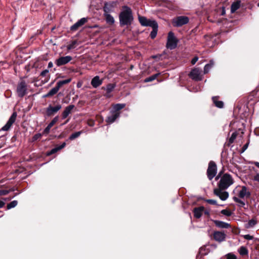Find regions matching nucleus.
I'll list each match as a JSON object with an SVG mask.
<instances>
[{"mask_svg": "<svg viewBox=\"0 0 259 259\" xmlns=\"http://www.w3.org/2000/svg\"><path fill=\"white\" fill-rule=\"evenodd\" d=\"M233 183L234 180L232 176L228 174H225L220 178L218 188L214 189V194L222 200H226L229 197V193L224 190L228 189Z\"/></svg>", "mask_w": 259, "mask_h": 259, "instance_id": "f257e3e1", "label": "nucleus"}, {"mask_svg": "<svg viewBox=\"0 0 259 259\" xmlns=\"http://www.w3.org/2000/svg\"><path fill=\"white\" fill-rule=\"evenodd\" d=\"M133 18L131 9L127 7H123V11L119 15L120 23L122 25H130L133 21Z\"/></svg>", "mask_w": 259, "mask_h": 259, "instance_id": "f03ea898", "label": "nucleus"}, {"mask_svg": "<svg viewBox=\"0 0 259 259\" xmlns=\"http://www.w3.org/2000/svg\"><path fill=\"white\" fill-rule=\"evenodd\" d=\"M178 39L175 37L174 33L170 31L168 34L166 47L170 50L175 49L177 46Z\"/></svg>", "mask_w": 259, "mask_h": 259, "instance_id": "7ed1b4c3", "label": "nucleus"}, {"mask_svg": "<svg viewBox=\"0 0 259 259\" xmlns=\"http://www.w3.org/2000/svg\"><path fill=\"white\" fill-rule=\"evenodd\" d=\"M217 170V165L214 162L210 161L207 170V175L209 180H211L215 177Z\"/></svg>", "mask_w": 259, "mask_h": 259, "instance_id": "20e7f679", "label": "nucleus"}, {"mask_svg": "<svg viewBox=\"0 0 259 259\" xmlns=\"http://www.w3.org/2000/svg\"><path fill=\"white\" fill-rule=\"evenodd\" d=\"M27 84L25 81L22 80L19 82L17 87V94L19 97H24L27 92Z\"/></svg>", "mask_w": 259, "mask_h": 259, "instance_id": "39448f33", "label": "nucleus"}, {"mask_svg": "<svg viewBox=\"0 0 259 259\" xmlns=\"http://www.w3.org/2000/svg\"><path fill=\"white\" fill-rule=\"evenodd\" d=\"M189 18L186 16H179L174 19L172 21V24L174 26L180 27L188 23Z\"/></svg>", "mask_w": 259, "mask_h": 259, "instance_id": "423d86ee", "label": "nucleus"}, {"mask_svg": "<svg viewBox=\"0 0 259 259\" xmlns=\"http://www.w3.org/2000/svg\"><path fill=\"white\" fill-rule=\"evenodd\" d=\"M139 21L141 24V25L143 26H150L152 27L155 24H156V22L154 20H150L147 19L145 17L139 16L138 17Z\"/></svg>", "mask_w": 259, "mask_h": 259, "instance_id": "0eeeda50", "label": "nucleus"}, {"mask_svg": "<svg viewBox=\"0 0 259 259\" xmlns=\"http://www.w3.org/2000/svg\"><path fill=\"white\" fill-rule=\"evenodd\" d=\"M72 59V57L70 56H62L56 59L55 61V63L57 66H61L67 64L71 61Z\"/></svg>", "mask_w": 259, "mask_h": 259, "instance_id": "6e6552de", "label": "nucleus"}, {"mask_svg": "<svg viewBox=\"0 0 259 259\" xmlns=\"http://www.w3.org/2000/svg\"><path fill=\"white\" fill-rule=\"evenodd\" d=\"M17 114V113L14 112L13 113L7 123L2 128V131H8L12 125L14 123L16 120Z\"/></svg>", "mask_w": 259, "mask_h": 259, "instance_id": "1a4fd4ad", "label": "nucleus"}, {"mask_svg": "<svg viewBox=\"0 0 259 259\" xmlns=\"http://www.w3.org/2000/svg\"><path fill=\"white\" fill-rule=\"evenodd\" d=\"M62 108V106L60 104L57 105L56 106L49 105L46 109V113L48 116H50L57 113Z\"/></svg>", "mask_w": 259, "mask_h": 259, "instance_id": "9d476101", "label": "nucleus"}, {"mask_svg": "<svg viewBox=\"0 0 259 259\" xmlns=\"http://www.w3.org/2000/svg\"><path fill=\"white\" fill-rule=\"evenodd\" d=\"M88 22V18H82L79 20L77 22H76L74 24H73L72 26L70 27V30L71 31H76L77 30L79 27L83 25L85 23Z\"/></svg>", "mask_w": 259, "mask_h": 259, "instance_id": "9b49d317", "label": "nucleus"}, {"mask_svg": "<svg viewBox=\"0 0 259 259\" xmlns=\"http://www.w3.org/2000/svg\"><path fill=\"white\" fill-rule=\"evenodd\" d=\"M190 77L195 80H200L202 79L200 75V71L198 68L193 69L189 74Z\"/></svg>", "mask_w": 259, "mask_h": 259, "instance_id": "f8f14e48", "label": "nucleus"}, {"mask_svg": "<svg viewBox=\"0 0 259 259\" xmlns=\"http://www.w3.org/2000/svg\"><path fill=\"white\" fill-rule=\"evenodd\" d=\"M213 236L214 240L218 242H222L224 241L226 238V234L220 231L214 232Z\"/></svg>", "mask_w": 259, "mask_h": 259, "instance_id": "ddd939ff", "label": "nucleus"}, {"mask_svg": "<svg viewBox=\"0 0 259 259\" xmlns=\"http://www.w3.org/2000/svg\"><path fill=\"white\" fill-rule=\"evenodd\" d=\"M103 83V79H101L99 76H95L91 80V85L94 88H97Z\"/></svg>", "mask_w": 259, "mask_h": 259, "instance_id": "4468645a", "label": "nucleus"}, {"mask_svg": "<svg viewBox=\"0 0 259 259\" xmlns=\"http://www.w3.org/2000/svg\"><path fill=\"white\" fill-rule=\"evenodd\" d=\"M120 113L119 112H112L111 115L108 116L106 119V122L109 123H113L119 116Z\"/></svg>", "mask_w": 259, "mask_h": 259, "instance_id": "2eb2a0df", "label": "nucleus"}, {"mask_svg": "<svg viewBox=\"0 0 259 259\" xmlns=\"http://www.w3.org/2000/svg\"><path fill=\"white\" fill-rule=\"evenodd\" d=\"M250 195V192L245 186H242L241 190L239 191L238 196L240 198H243L245 197H249Z\"/></svg>", "mask_w": 259, "mask_h": 259, "instance_id": "dca6fc26", "label": "nucleus"}, {"mask_svg": "<svg viewBox=\"0 0 259 259\" xmlns=\"http://www.w3.org/2000/svg\"><path fill=\"white\" fill-rule=\"evenodd\" d=\"M74 105H70L66 107L62 113V118L65 119L71 113L72 110L74 108Z\"/></svg>", "mask_w": 259, "mask_h": 259, "instance_id": "f3484780", "label": "nucleus"}, {"mask_svg": "<svg viewBox=\"0 0 259 259\" xmlns=\"http://www.w3.org/2000/svg\"><path fill=\"white\" fill-rule=\"evenodd\" d=\"M204 210V207L203 206L195 208L193 210L194 217L197 219L200 218L202 216Z\"/></svg>", "mask_w": 259, "mask_h": 259, "instance_id": "a211bd4d", "label": "nucleus"}, {"mask_svg": "<svg viewBox=\"0 0 259 259\" xmlns=\"http://www.w3.org/2000/svg\"><path fill=\"white\" fill-rule=\"evenodd\" d=\"M213 222L215 225L220 228H228L231 227L229 224L224 222L215 220L213 221Z\"/></svg>", "mask_w": 259, "mask_h": 259, "instance_id": "6ab92c4d", "label": "nucleus"}, {"mask_svg": "<svg viewBox=\"0 0 259 259\" xmlns=\"http://www.w3.org/2000/svg\"><path fill=\"white\" fill-rule=\"evenodd\" d=\"M58 120V117L56 116L53 118L51 122L48 125L44 131V134H48L50 132L51 128L57 122Z\"/></svg>", "mask_w": 259, "mask_h": 259, "instance_id": "aec40b11", "label": "nucleus"}, {"mask_svg": "<svg viewBox=\"0 0 259 259\" xmlns=\"http://www.w3.org/2000/svg\"><path fill=\"white\" fill-rule=\"evenodd\" d=\"M60 88L56 85V87L52 89L46 95L44 96L45 97H49L55 95L59 90Z\"/></svg>", "mask_w": 259, "mask_h": 259, "instance_id": "412c9836", "label": "nucleus"}, {"mask_svg": "<svg viewBox=\"0 0 259 259\" xmlns=\"http://www.w3.org/2000/svg\"><path fill=\"white\" fill-rule=\"evenodd\" d=\"M65 142L63 143L61 145L52 149L50 152H48V155H50L51 154L55 153L58 151L63 149L64 147H65Z\"/></svg>", "mask_w": 259, "mask_h": 259, "instance_id": "4be33fe9", "label": "nucleus"}, {"mask_svg": "<svg viewBox=\"0 0 259 259\" xmlns=\"http://www.w3.org/2000/svg\"><path fill=\"white\" fill-rule=\"evenodd\" d=\"M240 6V2L237 1L234 2L231 7V12L232 13H234L237 10H238Z\"/></svg>", "mask_w": 259, "mask_h": 259, "instance_id": "5701e85b", "label": "nucleus"}, {"mask_svg": "<svg viewBox=\"0 0 259 259\" xmlns=\"http://www.w3.org/2000/svg\"><path fill=\"white\" fill-rule=\"evenodd\" d=\"M112 9V6L110 4L106 3L103 8L104 15L108 14L111 11Z\"/></svg>", "mask_w": 259, "mask_h": 259, "instance_id": "b1692460", "label": "nucleus"}, {"mask_svg": "<svg viewBox=\"0 0 259 259\" xmlns=\"http://www.w3.org/2000/svg\"><path fill=\"white\" fill-rule=\"evenodd\" d=\"M104 15L105 17L106 22L108 24L112 25L114 23V19L110 14Z\"/></svg>", "mask_w": 259, "mask_h": 259, "instance_id": "393cba45", "label": "nucleus"}, {"mask_svg": "<svg viewBox=\"0 0 259 259\" xmlns=\"http://www.w3.org/2000/svg\"><path fill=\"white\" fill-rule=\"evenodd\" d=\"M78 45V44L76 40H73L68 44L67 46V50H70L75 49Z\"/></svg>", "mask_w": 259, "mask_h": 259, "instance_id": "a878e982", "label": "nucleus"}, {"mask_svg": "<svg viewBox=\"0 0 259 259\" xmlns=\"http://www.w3.org/2000/svg\"><path fill=\"white\" fill-rule=\"evenodd\" d=\"M151 27L153 28V30L151 31V33H150V36L152 38H154L156 37L157 33V29H158L157 23L155 24Z\"/></svg>", "mask_w": 259, "mask_h": 259, "instance_id": "bb28decb", "label": "nucleus"}, {"mask_svg": "<svg viewBox=\"0 0 259 259\" xmlns=\"http://www.w3.org/2000/svg\"><path fill=\"white\" fill-rule=\"evenodd\" d=\"M212 101L215 105L219 108H222L224 106V103L221 101H218L217 97H212Z\"/></svg>", "mask_w": 259, "mask_h": 259, "instance_id": "cd10ccee", "label": "nucleus"}, {"mask_svg": "<svg viewBox=\"0 0 259 259\" xmlns=\"http://www.w3.org/2000/svg\"><path fill=\"white\" fill-rule=\"evenodd\" d=\"M238 252L241 255H247L248 254V251L246 247L244 246H241L238 249Z\"/></svg>", "mask_w": 259, "mask_h": 259, "instance_id": "c85d7f7f", "label": "nucleus"}, {"mask_svg": "<svg viewBox=\"0 0 259 259\" xmlns=\"http://www.w3.org/2000/svg\"><path fill=\"white\" fill-rule=\"evenodd\" d=\"M214 63L212 61H210L209 63L205 65L204 68V73H207L209 70L212 68V67L213 66Z\"/></svg>", "mask_w": 259, "mask_h": 259, "instance_id": "c756f323", "label": "nucleus"}, {"mask_svg": "<svg viewBox=\"0 0 259 259\" xmlns=\"http://www.w3.org/2000/svg\"><path fill=\"white\" fill-rule=\"evenodd\" d=\"M125 106V104H116L113 105V108L114 111L113 112H118L120 110L123 109Z\"/></svg>", "mask_w": 259, "mask_h": 259, "instance_id": "7c9ffc66", "label": "nucleus"}, {"mask_svg": "<svg viewBox=\"0 0 259 259\" xmlns=\"http://www.w3.org/2000/svg\"><path fill=\"white\" fill-rule=\"evenodd\" d=\"M71 80V78H68L65 80H60L58 81L57 83V85L60 88L64 84H67L69 83Z\"/></svg>", "mask_w": 259, "mask_h": 259, "instance_id": "2f4dec72", "label": "nucleus"}, {"mask_svg": "<svg viewBox=\"0 0 259 259\" xmlns=\"http://www.w3.org/2000/svg\"><path fill=\"white\" fill-rule=\"evenodd\" d=\"M115 85L114 84L110 83L108 84L106 87V91L107 93H111L113 89L115 88Z\"/></svg>", "mask_w": 259, "mask_h": 259, "instance_id": "473e14b6", "label": "nucleus"}, {"mask_svg": "<svg viewBox=\"0 0 259 259\" xmlns=\"http://www.w3.org/2000/svg\"><path fill=\"white\" fill-rule=\"evenodd\" d=\"M256 224V221H255L254 220L252 219L248 221V223L246 225V228H249L253 227Z\"/></svg>", "mask_w": 259, "mask_h": 259, "instance_id": "72a5a7b5", "label": "nucleus"}, {"mask_svg": "<svg viewBox=\"0 0 259 259\" xmlns=\"http://www.w3.org/2000/svg\"><path fill=\"white\" fill-rule=\"evenodd\" d=\"M159 73H157V74H154L147 78H146L145 79V82H150V81H152L153 80H154V79H155L159 75Z\"/></svg>", "mask_w": 259, "mask_h": 259, "instance_id": "f704fd0d", "label": "nucleus"}, {"mask_svg": "<svg viewBox=\"0 0 259 259\" xmlns=\"http://www.w3.org/2000/svg\"><path fill=\"white\" fill-rule=\"evenodd\" d=\"M81 132H77L72 134L69 138V139L70 140H73L77 138H78L81 134Z\"/></svg>", "mask_w": 259, "mask_h": 259, "instance_id": "c9c22d12", "label": "nucleus"}, {"mask_svg": "<svg viewBox=\"0 0 259 259\" xmlns=\"http://www.w3.org/2000/svg\"><path fill=\"white\" fill-rule=\"evenodd\" d=\"M18 204L17 201L14 200L7 205V208L8 209L15 207Z\"/></svg>", "mask_w": 259, "mask_h": 259, "instance_id": "e433bc0d", "label": "nucleus"}, {"mask_svg": "<svg viewBox=\"0 0 259 259\" xmlns=\"http://www.w3.org/2000/svg\"><path fill=\"white\" fill-rule=\"evenodd\" d=\"M221 212L222 214L227 217L230 216L232 214L231 212L228 209H223L221 210Z\"/></svg>", "mask_w": 259, "mask_h": 259, "instance_id": "4c0bfd02", "label": "nucleus"}, {"mask_svg": "<svg viewBox=\"0 0 259 259\" xmlns=\"http://www.w3.org/2000/svg\"><path fill=\"white\" fill-rule=\"evenodd\" d=\"M236 137H237V133H233L229 139V143H233L234 142V141L235 140V139L236 138Z\"/></svg>", "mask_w": 259, "mask_h": 259, "instance_id": "58836bf2", "label": "nucleus"}, {"mask_svg": "<svg viewBox=\"0 0 259 259\" xmlns=\"http://www.w3.org/2000/svg\"><path fill=\"white\" fill-rule=\"evenodd\" d=\"M233 199L234 201L240 204L242 206L245 205L244 202L237 197H233Z\"/></svg>", "mask_w": 259, "mask_h": 259, "instance_id": "ea45409f", "label": "nucleus"}, {"mask_svg": "<svg viewBox=\"0 0 259 259\" xmlns=\"http://www.w3.org/2000/svg\"><path fill=\"white\" fill-rule=\"evenodd\" d=\"M252 180L259 183V173H255L252 177Z\"/></svg>", "mask_w": 259, "mask_h": 259, "instance_id": "a19ab883", "label": "nucleus"}, {"mask_svg": "<svg viewBox=\"0 0 259 259\" xmlns=\"http://www.w3.org/2000/svg\"><path fill=\"white\" fill-rule=\"evenodd\" d=\"M208 203L212 204V205H217V201L213 199H207L205 200Z\"/></svg>", "mask_w": 259, "mask_h": 259, "instance_id": "79ce46f5", "label": "nucleus"}, {"mask_svg": "<svg viewBox=\"0 0 259 259\" xmlns=\"http://www.w3.org/2000/svg\"><path fill=\"white\" fill-rule=\"evenodd\" d=\"M226 257L227 259H237L236 255L232 253H228Z\"/></svg>", "mask_w": 259, "mask_h": 259, "instance_id": "37998d69", "label": "nucleus"}, {"mask_svg": "<svg viewBox=\"0 0 259 259\" xmlns=\"http://www.w3.org/2000/svg\"><path fill=\"white\" fill-rule=\"evenodd\" d=\"M10 192L9 190H0V196L6 195Z\"/></svg>", "mask_w": 259, "mask_h": 259, "instance_id": "c03bdc74", "label": "nucleus"}, {"mask_svg": "<svg viewBox=\"0 0 259 259\" xmlns=\"http://www.w3.org/2000/svg\"><path fill=\"white\" fill-rule=\"evenodd\" d=\"M41 134H37L36 135H35L33 137V141H36L37 140V139L40 138L41 137Z\"/></svg>", "mask_w": 259, "mask_h": 259, "instance_id": "a18cd8bd", "label": "nucleus"}, {"mask_svg": "<svg viewBox=\"0 0 259 259\" xmlns=\"http://www.w3.org/2000/svg\"><path fill=\"white\" fill-rule=\"evenodd\" d=\"M243 238L246 240H252L253 238V237L249 234L244 235L243 236Z\"/></svg>", "mask_w": 259, "mask_h": 259, "instance_id": "49530a36", "label": "nucleus"}, {"mask_svg": "<svg viewBox=\"0 0 259 259\" xmlns=\"http://www.w3.org/2000/svg\"><path fill=\"white\" fill-rule=\"evenodd\" d=\"M48 73H49V70L45 69V70L42 71L41 72L40 75L42 76H45Z\"/></svg>", "mask_w": 259, "mask_h": 259, "instance_id": "de8ad7c7", "label": "nucleus"}, {"mask_svg": "<svg viewBox=\"0 0 259 259\" xmlns=\"http://www.w3.org/2000/svg\"><path fill=\"white\" fill-rule=\"evenodd\" d=\"M198 58L197 57H195L191 61V63L194 65L196 62L198 61Z\"/></svg>", "mask_w": 259, "mask_h": 259, "instance_id": "09e8293b", "label": "nucleus"}, {"mask_svg": "<svg viewBox=\"0 0 259 259\" xmlns=\"http://www.w3.org/2000/svg\"><path fill=\"white\" fill-rule=\"evenodd\" d=\"M5 204V202L3 201H0V208H2Z\"/></svg>", "mask_w": 259, "mask_h": 259, "instance_id": "8fccbe9b", "label": "nucleus"}, {"mask_svg": "<svg viewBox=\"0 0 259 259\" xmlns=\"http://www.w3.org/2000/svg\"><path fill=\"white\" fill-rule=\"evenodd\" d=\"M53 66V63L52 62H50L48 64V67L52 68Z\"/></svg>", "mask_w": 259, "mask_h": 259, "instance_id": "3c124183", "label": "nucleus"}, {"mask_svg": "<svg viewBox=\"0 0 259 259\" xmlns=\"http://www.w3.org/2000/svg\"><path fill=\"white\" fill-rule=\"evenodd\" d=\"M247 147H248V144H246L245 145H244L243 146V150H245V149H246Z\"/></svg>", "mask_w": 259, "mask_h": 259, "instance_id": "603ef678", "label": "nucleus"}, {"mask_svg": "<svg viewBox=\"0 0 259 259\" xmlns=\"http://www.w3.org/2000/svg\"><path fill=\"white\" fill-rule=\"evenodd\" d=\"M254 164H255V165L256 166H257V167H258V168H259V162H255L254 163Z\"/></svg>", "mask_w": 259, "mask_h": 259, "instance_id": "864d4df0", "label": "nucleus"}, {"mask_svg": "<svg viewBox=\"0 0 259 259\" xmlns=\"http://www.w3.org/2000/svg\"><path fill=\"white\" fill-rule=\"evenodd\" d=\"M89 124L90 126H93V123H89Z\"/></svg>", "mask_w": 259, "mask_h": 259, "instance_id": "5fc2aeb1", "label": "nucleus"}, {"mask_svg": "<svg viewBox=\"0 0 259 259\" xmlns=\"http://www.w3.org/2000/svg\"><path fill=\"white\" fill-rule=\"evenodd\" d=\"M89 124L90 126H93V123H89Z\"/></svg>", "mask_w": 259, "mask_h": 259, "instance_id": "6e6d98bb", "label": "nucleus"}, {"mask_svg": "<svg viewBox=\"0 0 259 259\" xmlns=\"http://www.w3.org/2000/svg\"><path fill=\"white\" fill-rule=\"evenodd\" d=\"M205 213L206 214H208L209 212L208 211H205Z\"/></svg>", "mask_w": 259, "mask_h": 259, "instance_id": "4d7b16f0", "label": "nucleus"}, {"mask_svg": "<svg viewBox=\"0 0 259 259\" xmlns=\"http://www.w3.org/2000/svg\"><path fill=\"white\" fill-rule=\"evenodd\" d=\"M218 178H219V176H218L216 177L215 179H216V180H217V179H218Z\"/></svg>", "mask_w": 259, "mask_h": 259, "instance_id": "13d9d810", "label": "nucleus"}, {"mask_svg": "<svg viewBox=\"0 0 259 259\" xmlns=\"http://www.w3.org/2000/svg\"><path fill=\"white\" fill-rule=\"evenodd\" d=\"M257 6H258V7H259V3H258Z\"/></svg>", "mask_w": 259, "mask_h": 259, "instance_id": "bf43d9fd", "label": "nucleus"}]
</instances>
